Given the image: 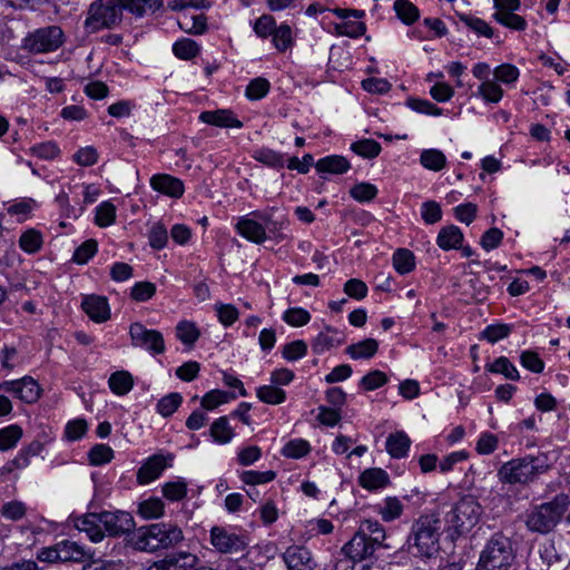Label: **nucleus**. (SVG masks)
I'll list each match as a JSON object with an SVG mask.
<instances>
[{"instance_id": "nucleus-23", "label": "nucleus", "mask_w": 570, "mask_h": 570, "mask_svg": "<svg viewBox=\"0 0 570 570\" xmlns=\"http://www.w3.org/2000/svg\"><path fill=\"white\" fill-rule=\"evenodd\" d=\"M358 481L362 488L374 491L385 488L390 483V476L383 469L370 468L361 473Z\"/></svg>"}, {"instance_id": "nucleus-19", "label": "nucleus", "mask_w": 570, "mask_h": 570, "mask_svg": "<svg viewBox=\"0 0 570 570\" xmlns=\"http://www.w3.org/2000/svg\"><path fill=\"white\" fill-rule=\"evenodd\" d=\"M199 120L204 124L223 127V128H242L243 122L238 120L230 110L217 109L203 111Z\"/></svg>"}, {"instance_id": "nucleus-14", "label": "nucleus", "mask_w": 570, "mask_h": 570, "mask_svg": "<svg viewBox=\"0 0 570 570\" xmlns=\"http://www.w3.org/2000/svg\"><path fill=\"white\" fill-rule=\"evenodd\" d=\"M199 558L189 551H175L155 562L148 570H195Z\"/></svg>"}, {"instance_id": "nucleus-49", "label": "nucleus", "mask_w": 570, "mask_h": 570, "mask_svg": "<svg viewBox=\"0 0 570 570\" xmlns=\"http://www.w3.org/2000/svg\"><path fill=\"white\" fill-rule=\"evenodd\" d=\"M311 452V445L306 440L295 439L287 442L282 449V454L291 459H301Z\"/></svg>"}, {"instance_id": "nucleus-57", "label": "nucleus", "mask_w": 570, "mask_h": 570, "mask_svg": "<svg viewBox=\"0 0 570 570\" xmlns=\"http://www.w3.org/2000/svg\"><path fill=\"white\" fill-rule=\"evenodd\" d=\"M254 158L257 161H259L266 166L273 167V168L284 167L283 155L273 149H268V148L258 149L255 151Z\"/></svg>"}, {"instance_id": "nucleus-31", "label": "nucleus", "mask_w": 570, "mask_h": 570, "mask_svg": "<svg viewBox=\"0 0 570 570\" xmlns=\"http://www.w3.org/2000/svg\"><path fill=\"white\" fill-rule=\"evenodd\" d=\"M376 509L383 521L392 522L402 515L404 505L397 498L387 497Z\"/></svg>"}, {"instance_id": "nucleus-15", "label": "nucleus", "mask_w": 570, "mask_h": 570, "mask_svg": "<svg viewBox=\"0 0 570 570\" xmlns=\"http://www.w3.org/2000/svg\"><path fill=\"white\" fill-rule=\"evenodd\" d=\"M287 570H314L315 561L311 551L303 546H291L283 553Z\"/></svg>"}, {"instance_id": "nucleus-16", "label": "nucleus", "mask_w": 570, "mask_h": 570, "mask_svg": "<svg viewBox=\"0 0 570 570\" xmlns=\"http://www.w3.org/2000/svg\"><path fill=\"white\" fill-rule=\"evenodd\" d=\"M150 186L154 190L173 198H180L185 187L181 179L168 174H157L150 178Z\"/></svg>"}, {"instance_id": "nucleus-30", "label": "nucleus", "mask_w": 570, "mask_h": 570, "mask_svg": "<svg viewBox=\"0 0 570 570\" xmlns=\"http://www.w3.org/2000/svg\"><path fill=\"white\" fill-rule=\"evenodd\" d=\"M60 562H83L87 553L78 543L63 540L58 543Z\"/></svg>"}, {"instance_id": "nucleus-44", "label": "nucleus", "mask_w": 570, "mask_h": 570, "mask_svg": "<svg viewBox=\"0 0 570 570\" xmlns=\"http://www.w3.org/2000/svg\"><path fill=\"white\" fill-rule=\"evenodd\" d=\"M366 31V26L362 21H343L334 24V33L336 36H346L350 38H358Z\"/></svg>"}, {"instance_id": "nucleus-55", "label": "nucleus", "mask_w": 570, "mask_h": 570, "mask_svg": "<svg viewBox=\"0 0 570 570\" xmlns=\"http://www.w3.org/2000/svg\"><path fill=\"white\" fill-rule=\"evenodd\" d=\"M494 81L504 85L514 83L520 76L519 69L511 63H502L493 70Z\"/></svg>"}, {"instance_id": "nucleus-46", "label": "nucleus", "mask_w": 570, "mask_h": 570, "mask_svg": "<svg viewBox=\"0 0 570 570\" xmlns=\"http://www.w3.org/2000/svg\"><path fill=\"white\" fill-rule=\"evenodd\" d=\"M116 220V206L110 202H102L96 208L95 223L99 227H108Z\"/></svg>"}, {"instance_id": "nucleus-53", "label": "nucleus", "mask_w": 570, "mask_h": 570, "mask_svg": "<svg viewBox=\"0 0 570 570\" xmlns=\"http://www.w3.org/2000/svg\"><path fill=\"white\" fill-rule=\"evenodd\" d=\"M164 502L158 498H150L139 504L138 512L145 519H157L164 514Z\"/></svg>"}, {"instance_id": "nucleus-63", "label": "nucleus", "mask_w": 570, "mask_h": 570, "mask_svg": "<svg viewBox=\"0 0 570 570\" xmlns=\"http://www.w3.org/2000/svg\"><path fill=\"white\" fill-rule=\"evenodd\" d=\"M306 353L307 344L302 340H296L285 344L282 351L283 357L289 362H294L304 357Z\"/></svg>"}, {"instance_id": "nucleus-64", "label": "nucleus", "mask_w": 570, "mask_h": 570, "mask_svg": "<svg viewBox=\"0 0 570 570\" xmlns=\"http://www.w3.org/2000/svg\"><path fill=\"white\" fill-rule=\"evenodd\" d=\"M98 243L95 239H87L73 253L72 261L77 264H86L96 253Z\"/></svg>"}, {"instance_id": "nucleus-58", "label": "nucleus", "mask_w": 570, "mask_h": 570, "mask_svg": "<svg viewBox=\"0 0 570 570\" xmlns=\"http://www.w3.org/2000/svg\"><path fill=\"white\" fill-rule=\"evenodd\" d=\"M199 334L198 328L191 322H180L176 326V336L184 344L193 345L198 340Z\"/></svg>"}, {"instance_id": "nucleus-61", "label": "nucleus", "mask_w": 570, "mask_h": 570, "mask_svg": "<svg viewBox=\"0 0 570 570\" xmlns=\"http://www.w3.org/2000/svg\"><path fill=\"white\" fill-rule=\"evenodd\" d=\"M377 191L379 190L375 185L370 183H360L351 188L350 194L355 200L365 203L373 200L376 197Z\"/></svg>"}, {"instance_id": "nucleus-27", "label": "nucleus", "mask_w": 570, "mask_h": 570, "mask_svg": "<svg viewBox=\"0 0 570 570\" xmlns=\"http://www.w3.org/2000/svg\"><path fill=\"white\" fill-rule=\"evenodd\" d=\"M411 440L404 432L390 434L386 439V451L392 458L401 459L406 456Z\"/></svg>"}, {"instance_id": "nucleus-10", "label": "nucleus", "mask_w": 570, "mask_h": 570, "mask_svg": "<svg viewBox=\"0 0 570 570\" xmlns=\"http://www.w3.org/2000/svg\"><path fill=\"white\" fill-rule=\"evenodd\" d=\"M210 543L217 552L223 554H245L249 544L245 533L220 525H214L210 529Z\"/></svg>"}, {"instance_id": "nucleus-17", "label": "nucleus", "mask_w": 570, "mask_h": 570, "mask_svg": "<svg viewBox=\"0 0 570 570\" xmlns=\"http://www.w3.org/2000/svg\"><path fill=\"white\" fill-rule=\"evenodd\" d=\"M235 228L242 237L252 243L263 244L267 239L264 225L249 216L239 217Z\"/></svg>"}, {"instance_id": "nucleus-4", "label": "nucleus", "mask_w": 570, "mask_h": 570, "mask_svg": "<svg viewBox=\"0 0 570 570\" xmlns=\"http://www.w3.org/2000/svg\"><path fill=\"white\" fill-rule=\"evenodd\" d=\"M517 559L512 539L502 531L494 532L479 554L475 570H510Z\"/></svg>"}, {"instance_id": "nucleus-62", "label": "nucleus", "mask_w": 570, "mask_h": 570, "mask_svg": "<svg viewBox=\"0 0 570 570\" xmlns=\"http://www.w3.org/2000/svg\"><path fill=\"white\" fill-rule=\"evenodd\" d=\"M26 504L17 500L4 503L0 509L1 515L10 521L21 520L26 515Z\"/></svg>"}, {"instance_id": "nucleus-38", "label": "nucleus", "mask_w": 570, "mask_h": 570, "mask_svg": "<svg viewBox=\"0 0 570 570\" xmlns=\"http://www.w3.org/2000/svg\"><path fill=\"white\" fill-rule=\"evenodd\" d=\"M198 43L189 38L177 40L173 46L175 56L183 60H190L199 53Z\"/></svg>"}, {"instance_id": "nucleus-36", "label": "nucleus", "mask_w": 570, "mask_h": 570, "mask_svg": "<svg viewBox=\"0 0 570 570\" xmlns=\"http://www.w3.org/2000/svg\"><path fill=\"white\" fill-rule=\"evenodd\" d=\"M393 8L396 12V16L405 24H412L420 18V11L417 7L409 0H395Z\"/></svg>"}, {"instance_id": "nucleus-60", "label": "nucleus", "mask_w": 570, "mask_h": 570, "mask_svg": "<svg viewBox=\"0 0 570 570\" xmlns=\"http://www.w3.org/2000/svg\"><path fill=\"white\" fill-rule=\"evenodd\" d=\"M389 377L384 372L380 370H373L361 379L360 386L365 391H374L385 385Z\"/></svg>"}, {"instance_id": "nucleus-59", "label": "nucleus", "mask_w": 570, "mask_h": 570, "mask_svg": "<svg viewBox=\"0 0 570 570\" xmlns=\"http://www.w3.org/2000/svg\"><path fill=\"white\" fill-rule=\"evenodd\" d=\"M276 27V20L273 16L263 14L255 20L253 29L257 37L266 39L273 36Z\"/></svg>"}, {"instance_id": "nucleus-37", "label": "nucleus", "mask_w": 570, "mask_h": 570, "mask_svg": "<svg viewBox=\"0 0 570 570\" xmlns=\"http://www.w3.org/2000/svg\"><path fill=\"white\" fill-rule=\"evenodd\" d=\"M256 396L266 404L277 405L285 401L284 390L273 385H263L256 390Z\"/></svg>"}, {"instance_id": "nucleus-22", "label": "nucleus", "mask_w": 570, "mask_h": 570, "mask_svg": "<svg viewBox=\"0 0 570 570\" xmlns=\"http://www.w3.org/2000/svg\"><path fill=\"white\" fill-rule=\"evenodd\" d=\"M344 336L335 328L326 326L312 342V350L316 354H323L334 346L343 343Z\"/></svg>"}, {"instance_id": "nucleus-24", "label": "nucleus", "mask_w": 570, "mask_h": 570, "mask_svg": "<svg viewBox=\"0 0 570 570\" xmlns=\"http://www.w3.org/2000/svg\"><path fill=\"white\" fill-rule=\"evenodd\" d=\"M166 468L165 459L161 455H154L138 470L137 480L140 484H147L156 480Z\"/></svg>"}, {"instance_id": "nucleus-2", "label": "nucleus", "mask_w": 570, "mask_h": 570, "mask_svg": "<svg viewBox=\"0 0 570 570\" xmlns=\"http://www.w3.org/2000/svg\"><path fill=\"white\" fill-rule=\"evenodd\" d=\"M184 540L183 531L171 523H153L132 530L126 537L128 547L137 551L155 552L159 549H169Z\"/></svg>"}, {"instance_id": "nucleus-47", "label": "nucleus", "mask_w": 570, "mask_h": 570, "mask_svg": "<svg viewBox=\"0 0 570 570\" xmlns=\"http://www.w3.org/2000/svg\"><path fill=\"white\" fill-rule=\"evenodd\" d=\"M493 19L500 24L517 31H522L527 28V21L523 17L509 11V12H494Z\"/></svg>"}, {"instance_id": "nucleus-51", "label": "nucleus", "mask_w": 570, "mask_h": 570, "mask_svg": "<svg viewBox=\"0 0 570 570\" xmlns=\"http://www.w3.org/2000/svg\"><path fill=\"white\" fill-rule=\"evenodd\" d=\"M234 393L222 390H213L206 393L202 399V406L206 410H214L218 405L227 403L230 399H235Z\"/></svg>"}, {"instance_id": "nucleus-39", "label": "nucleus", "mask_w": 570, "mask_h": 570, "mask_svg": "<svg viewBox=\"0 0 570 570\" xmlns=\"http://www.w3.org/2000/svg\"><path fill=\"white\" fill-rule=\"evenodd\" d=\"M43 239L40 232L30 228L24 232L19 239V246L28 254H35L40 250Z\"/></svg>"}, {"instance_id": "nucleus-48", "label": "nucleus", "mask_w": 570, "mask_h": 570, "mask_svg": "<svg viewBox=\"0 0 570 570\" xmlns=\"http://www.w3.org/2000/svg\"><path fill=\"white\" fill-rule=\"evenodd\" d=\"M351 149L363 158H375L381 153V145L373 139H362L351 145Z\"/></svg>"}, {"instance_id": "nucleus-13", "label": "nucleus", "mask_w": 570, "mask_h": 570, "mask_svg": "<svg viewBox=\"0 0 570 570\" xmlns=\"http://www.w3.org/2000/svg\"><path fill=\"white\" fill-rule=\"evenodd\" d=\"M0 390L11 393L14 397L29 404L37 402L41 393L39 384L31 376H24L16 381H4L0 384Z\"/></svg>"}, {"instance_id": "nucleus-7", "label": "nucleus", "mask_w": 570, "mask_h": 570, "mask_svg": "<svg viewBox=\"0 0 570 570\" xmlns=\"http://www.w3.org/2000/svg\"><path fill=\"white\" fill-rule=\"evenodd\" d=\"M483 509L471 495L461 498L445 515L446 524L458 534L470 532L480 521Z\"/></svg>"}, {"instance_id": "nucleus-56", "label": "nucleus", "mask_w": 570, "mask_h": 570, "mask_svg": "<svg viewBox=\"0 0 570 570\" xmlns=\"http://www.w3.org/2000/svg\"><path fill=\"white\" fill-rule=\"evenodd\" d=\"M114 458V450L106 444H96L88 453L91 465H102L110 462Z\"/></svg>"}, {"instance_id": "nucleus-41", "label": "nucleus", "mask_w": 570, "mask_h": 570, "mask_svg": "<svg viewBox=\"0 0 570 570\" xmlns=\"http://www.w3.org/2000/svg\"><path fill=\"white\" fill-rule=\"evenodd\" d=\"M179 26L183 30L191 35H202L206 31L207 19L200 14H184L183 20L179 21Z\"/></svg>"}, {"instance_id": "nucleus-20", "label": "nucleus", "mask_w": 570, "mask_h": 570, "mask_svg": "<svg viewBox=\"0 0 570 570\" xmlns=\"http://www.w3.org/2000/svg\"><path fill=\"white\" fill-rule=\"evenodd\" d=\"M101 525L100 513H89L76 521V528L85 532L92 542H100L105 538Z\"/></svg>"}, {"instance_id": "nucleus-32", "label": "nucleus", "mask_w": 570, "mask_h": 570, "mask_svg": "<svg viewBox=\"0 0 570 570\" xmlns=\"http://www.w3.org/2000/svg\"><path fill=\"white\" fill-rule=\"evenodd\" d=\"M379 343L374 338H366L346 347V353L354 360L371 358L377 352Z\"/></svg>"}, {"instance_id": "nucleus-11", "label": "nucleus", "mask_w": 570, "mask_h": 570, "mask_svg": "<svg viewBox=\"0 0 570 570\" xmlns=\"http://www.w3.org/2000/svg\"><path fill=\"white\" fill-rule=\"evenodd\" d=\"M131 345L142 348L153 355L165 352V341L163 334L156 330H149L141 323H134L129 327Z\"/></svg>"}, {"instance_id": "nucleus-28", "label": "nucleus", "mask_w": 570, "mask_h": 570, "mask_svg": "<svg viewBox=\"0 0 570 570\" xmlns=\"http://www.w3.org/2000/svg\"><path fill=\"white\" fill-rule=\"evenodd\" d=\"M108 385L112 393L122 396L132 390L134 379L127 371H116L109 376Z\"/></svg>"}, {"instance_id": "nucleus-34", "label": "nucleus", "mask_w": 570, "mask_h": 570, "mask_svg": "<svg viewBox=\"0 0 570 570\" xmlns=\"http://www.w3.org/2000/svg\"><path fill=\"white\" fill-rule=\"evenodd\" d=\"M485 370L491 373L502 374L505 379L511 381H518L520 379L519 371L505 356H500L493 363L487 364Z\"/></svg>"}, {"instance_id": "nucleus-1", "label": "nucleus", "mask_w": 570, "mask_h": 570, "mask_svg": "<svg viewBox=\"0 0 570 570\" xmlns=\"http://www.w3.org/2000/svg\"><path fill=\"white\" fill-rule=\"evenodd\" d=\"M386 532L383 525L371 519L361 521L354 535L341 548L340 554L348 557L353 562H362L372 558L380 548L392 549L393 546L385 542Z\"/></svg>"}, {"instance_id": "nucleus-33", "label": "nucleus", "mask_w": 570, "mask_h": 570, "mask_svg": "<svg viewBox=\"0 0 570 570\" xmlns=\"http://www.w3.org/2000/svg\"><path fill=\"white\" fill-rule=\"evenodd\" d=\"M118 3L121 11L128 10L136 16H142L146 11V8L150 10H157L163 6L161 0H114Z\"/></svg>"}, {"instance_id": "nucleus-42", "label": "nucleus", "mask_w": 570, "mask_h": 570, "mask_svg": "<svg viewBox=\"0 0 570 570\" xmlns=\"http://www.w3.org/2000/svg\"><path fill=\"white\" fill-rule=\"evenodd\" d=\"M393 266L400 274L410 273L415 266L413 253L406 248H399L393 254Z\"/></svg>"}, {"instance_id": "nucleus-21", "label": "nucleus", "mask_w": 570, "mask_h": 570, "mask_svg": "<svg viewBox=\"0 0 570 570\" xmlns=\"http://www.w3.org/2000/svg\"><path fill=\"white\" fill-rule=\"evenodd\" d=\"M459 19L470 31L475 33L478 37L495 39L497 43L502 42L499 36L495 35L493 28L485 20L466 13H460Z\"/></svg>"}, {"instance_id": "nucleus-8", "label": "nucleus", "mask_w": 570, "mask_h": 570, "mask_svg": "<svg viewBox=\"0 0 570 570\" xmlns=\"http://www.w3.org/2000/svg\"><path fill=\"white\" fill-rule=\"evenodd\" d=\"M122 20L121 8L111 0L104 2L102 0L94 1L85 20V28L89 32H97L101 29H111L118 26Z\"/></svg>"}, {"instance_id": "nucleus-9", "label": "nucleus", "mask_w": 570, "mask_h": 570, "mask_svg": "<svg viewBox=\"0 0 570 570\" xmlns=\"http://www.w3.org/2000/svg\"><path fill=\"white\" fill-rule=\"evenodd\" d=\"M63 43V31L58 26H48L29 32L21 41V49L29 53L53 52Z\"/></svg>"}, {"instance_id": "nucleus-50", "label": "nucleus", "mask_w": 570, "mask_h": 570, "mask_svg": "<svg viewBox=\"0 0 570 570\" xmlns=\"http://www.w3.org/2000/svg\"><path fill=\"white\" fill-rule=\"evenodd\" d=\"M478 94L487 102L498 104L503 97V89L494 80H487L479 86Z\"/></svg>"}, {"instance_id": "nucleus-29", "label": "nucleus", "mask_w": 570, "mask_h": 570, "mask_svg": "<svg viewBox=\"0 0 570 570\" xmlns=\"http://www.w3.org/2000/svg\"><path fill=\"white\" fill-rule=\"evenodd\" d=\"M210 436L218 444L229 443L234 435V429L230 426L229 421L226 416H220L215 420L209 429Z\"/></svg>"}, {"instance_id": "nucleus-5", "label": "nucleus", "mask_w": 570, "mask_h": 570, "mask_svg": "<svg viewBox=\"0 0 570 570\" xmlns=\"http://www.w3.org/2000/svg\"><path fill=\"white\" fill-rule=\"evenodd\" d=\"M570 505L567 494H557L552 500L533 505L525 513V527L535 533L551 532L562 520Z\"/></svg>"}, {"instance_id": "nucleus-26", "label": "nucleus", "mask_w": 570, "mask_h": 570, "mask_svg": "<svg viewBox=\"0 0 570 570\" xmlns=\"http://www.w3.org/2000/svg\"><path fill=\"white\" fill-rule=\"evenodd\" d=\"M315 167L318 173L338 175L346 173L351 168V165L345 157L338 155H331L318 159Z\"/></svg>"}, {"instance_id": "nucleus-40", "label": "nucleus", "mask_w": 570, "mask_h": 570, "mask_svg": "<svg viewBox=\"0 0 570 570\" xmlns=\"http://www.w3.org/2000/svg\"><path fill=\"white\" fill-rule=\"evenodd\" d=\"M537 554L541 561V570H548L551 566L560 561V556L551 541L539 544Z\"/></svg>"}, {"instance_id": "nucleus-52", "label": "nucleus", "mask_w": 570, "mask_h": 570, "mask_svg": "<svg viewBox=\"0 0 570 570\" xmlns=\"http://www.w3.org/2000/svg\"><path fill=\"white\" fill-rule=\"evenodd\" d=\"M512 325L509 324H491L488 325L481 333V338L487 340L489 343L494 344L510 335Z\"/></svg>"}, {"instance_id": "nucleus-18", "label": "nucleus", "mask_w": 570, "mask_h": 570, "mask_svg": "<svg viewBox=\"0 0 570 570\" xmlns=\"http://www.w3.org/2000/svg\"><path fill=\"white\" fill-rule=\"evenodd\" d=\"M85 313L96 323H104L110 318L108 299L99 295H89L81 303Z\"/></svg>"}, {"instance_id": "nucleus-35", "label": "nucleus", "mask_w": 570, "mask_h": 570, "mask_svg": "<svg viewBox=\"0 0 570 570\" xmlns=\"http://www.w3.org/2000/svg\"><path fill=\"white\" fill-rule=\"evenodd\" d=\"M420 163L424 168L429 170L440 171L445 167L446 157L439 149H424L421 153Z\"/></svg>"}, {"instance_id": "nucleus-45", "label": "nucleus", "mask_w": 570, "mask_h": 570, "mask_svg": "<svg viewBox=\"0 0 570 570\" xmlns=\"http://www.w3.org/2000/svg\"><path fill=\"white\" fill-rule=\"evenodd\" d=\"M272 41L274 47L281 52H284L291 48L293 45L291 27L286 23H282L281 26L276 27L272 36Z\"/></svg>"}, {"instance_id": "nucleus-25", "label": "nucleus", "mask_w": 570, "mask_h": 570, "mask_svg": "<svg viewBox=\"0 0 570 570\" xmlns=\"http://www.w3.org/2000/svg\"><path fill=\"white\" fill-rule=\"evenodd\" d=\"M463 242V233L455 225L442 227L436 237V244L443 250L456 249Z\"/></svg>"}, {"instance_id": "nucleus-6", "label": "nucleus", "mask_w": 570, "mask_h": 570, "mask_svg": "<svg viewBox=\"0 0 570 570\" xmlns=\"http://www.w3.org/2000/svg\"><path fill=\"white\" fill-rule=\"evenodd\" d=\"M440 524L435 515H422L413 524L409 543L415 554L429 558L439 551Z\"/></svg>"}, {"instance_id": "nucleus-3", "label": "nucleus", "mask_w": 570, "mask_h": 570, "mask_svg": "<svg viewBox=\"0 0 570 570\" xmlns=\"http://www.w3.org/2000/svg\"><path fill=\"white\" fill-rule=\"evenodd\" d=\"M551 469L547 453L539 452L503 463L498 470V479L502 484L528 485Z\"/></svg>"}, {"instance_id": "nucleus-54", "label": "nucleus", "mask_w": 570, "mask_h": 570, "mask_svg": "<svg viewBox=\"0 0 570 570\" xmlns=\"http://www.w3.org/2000/svg\"><path fill=\"white\" fill-rule=\"evenodd\" d=\"M183 396L173 392L161 397L157 403V412L164 417L170 416L181 404Z\"/></svg>"}, {"instance_id": "nucleus-12", "label": "nucleus", "mask_w": 570, "mask_h": 570, "mask_svg": "<svg viewBox=\"0 0 570 570\" xmlns=\"http://www.w3.org/2000/svg\"><path fill=\"white\" fill-rule=\"evenodd\" d=\"M100 521L110 537H126L132 532L135 528L134 517L122 510L102 511L100 512Z\"/></svg>"}, {"instance_id": "nucleus-43", "label": "nucleus", "mask_w": 570, "mask_h": 570, "mask_svg": "<svg viewBox=\"0 0 570 570\" xmlns=\"http://www.w3.org/2000/svg\"><path fill=\"white\" fill-rule=\"evenodd\" d=\"M23 432L22 429L12 424L0 430V451H7L16 446L18 441L21 439Z\"/></svg>"}]
</instances>
